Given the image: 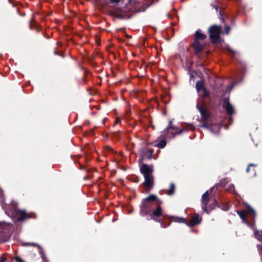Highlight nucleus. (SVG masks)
I'll list each match as a JSON object with an SVG mask.
<instances>
[{
    "instance_id": "f257e3e1",
    "label": "nucleus",
    "mask_w": 262,
    "mask_h": 262,
    "mask_svg": "<svg viewBox=\"0 0 262 262\" xmlns=\"http://www.w3.org/2000/svg\"><path fill=\"white\" fill-rule=\"evenodd\" d=\"M160 200L155 194H150L142 200L140 206V214L142 216H147V219L153 220L161 224V227L164 228L163 220L160 217H165L163 213V209L160 205Z\"/></svg>"
},
{
    "instance_id": "f03ea898",
    "label": "nucleus",
    "mask_w": 262,
    "mask_h": 262,
    "mask_svg": "<svg viewBox=\"0 0 262 262\" xmlns=\"http://www.w3.org/2000/svg\"><path fill=\"white\" fill-rule=\"evenodd\" d=\"M5 199L2 198L0 202L1 205L4 209H5V212L13 217L16 222H23L29 219H35L36 215L33 212H27L26 210H19L15 206H9L7 208V205L4 203Z\"/></svg>"
},
{
    "instance_id": "7ed1b4c3",
    "label": "nucleus",
    "mask_w": 262,
    "mask_h": 262,
    "mask_svg": "<svg viewBox=\"0 0 262 262\" xmlns=\"http://www.w3.org/2000/svg\"><path fill=\"white\" fill-rule=\"evenodd\" d=\"M140 171L145 179L143 185L146 188V191H149L154 186V177L152 174L153 166L152 165H148L146 164H143L140 168Z\"/></svg>"
},
{
    "instance_id": "20e7f679",
    "label": "nucleus",
    "mask_w": 262,
    "mask_h": 262,
    "mask_svg": "<svg viewBox=\"0 0 262 262\" xmlns=\"http://www.w3.org/2000/svg\"><path fill=\"white\" fill-rule=\"evenodd\" d=\"M206 38V35L202 33V31L198 30L195 32L192 47L196 56H198L205 47L206 45L201 41L205 40Z\"/></svg>"
},
{
    "instance_id": "39448f33",
    "label": "nucleus",
    "mask_w": 262,
    "mask_h": 262,
    "mask_svg": "<svg viewBox=\"0 0 262 262\" xmlns=\"http://www.w3.org/2000/svg\"><path fill=\"white\" fill-rule=\"evenodd\" d=\"M222 32V27L216 25L210 26L208 32L211 42L213 45L222 43L224 41L221 37V34Z\"/></svg>"
},
{
    "instance_id": "423d86ee",
    "label": "nucleus",
    "mask_w": 262,
    "mask_h": 262,
    "mask_svg": "<svg viewBox=\"0 0 262 262\" xmlns=\"http://www.w3.org/2000/svg\"><path fill=\"white\" fill-rule=\"evenodd\" d=\"M171 220L172 221L175 222L185 223L190 227H193L200 224L202 221V218L200 217L199 214L196 213H195L192 216L191 219L188 221H187L185 218L176 216H172Z\"/></svg>"
},
{
    "instance_id": "0eeeda50",
    "label": "nucleus",
    "mask_w": 262,
    "mask_h": 262,
    "mask_svg": "<svg viewBox=\"0 0 262 262\" xmlns=\"http://www.w3.org/2000/svg\"><path fill=\"white\" fill-rule=\"evenodd\" d=\"M110 15L116 18L123 20L129 19L132 17V14L127 12L126 8H116L110 12Z\"/></svg>"
},
{
    "instance_id": "6e6552de",
    "label": "nucleus",
    "mask_w": 262,
    "mask_h": 262,
    "mask_svg": "<svg viewBox=\"0 0 262 262\" xmlns=\"http://www.w3.org/2000/svg\"><path fill=\"white\" fill-rule=\"evenodd\" d=\"M154 153V149L149 148L148 146H142L139 150L140 160L144 159H151Z\"/></svg>"
},
{
    "instance_id": "1a4fd4ad",
    "label": "nucleus",
    "mask_w": 262,
    "mask_h": 262,
    "mask_svg": "<svg viewBox=\"0 0 262 262\" xmlns=\"http://www.w3.org/2000/svg\"><path fill=\"white\" fill-rule=\"evenodd\" d=\"M196 107L200 113L201 118L202 121H208L210 120L211 113L207 110L204 104H197Z\"/></svg>"
},
{
    "instance_id": "9d476101",
    "label": "nucleus",
    "mask_w": 262,
    "mask_h": 262,
    "mask_svg": "<svg viewBox=\"0 0 262 262\" xmlns=\"http://www.w3.org/2000/svg\"><path fill=\"white\" fill-rule=\"evenodd\" d=\"M10 224H7L4 222H0V237H6L10 235Z\"/></svg>"
},
{
    "instance_id": "9b49d317",
    "label": "nucleus",
    "mask_w": 262,
    "mask_h": 262,
    "mask_svg": "<svg viewBox=\"0 0 262 262\" xmlns=\"http://www.w3.org/2000/svg\"><path fill=\"white\" fill-rule=\"evenodd\" d=\"M209 201L208 191L205 192L202 196V208L203 211L209 214L210 211L208 209V204Z\"/></svg>"
},
{
    "instance_id": "f8f14e48",
    "label": "nucleus",
    "mask_w": 262,
    "mask_h": 262,
    "mask_svg": "<svg viewBox=\"0 0 262 262\" xmlns=\"http://www.w3.org/2000/svg\"><path fill=\"white\" fill-rule=\"evenodd\" d=\"M153 3V0H142V5L140 6H136L135 9V12H144Z\"/></svg>"
},
{
    "instance_id": "ddd939ff",
    "label": "nucleus",
    "mask_w": 262,
    "mask_h": 262,
    "mask_svg": "<svg viewBox=\"0 0 262 262\" xmlns=\"http://www.w3.org/2000/svg\"><path fill=\"white\" fill-rule=\"evenodd\" d=\"M223 107L229 115H232L234 113V109L230 103L229 99L228 98H225L223 99Z\"/></svg>"
},
{
    "instance_id": "4468645a",
    "label": "nucleus",
    "mask_w": 262,
    "mask_h": 262,
    "mask_svg": "<svg viewBox=\"0 0 262 262\" xmlns=\"http://www.w3.org/2000/svg\"><path fill=\"white\" fill-rule=\"evenodd\" d=\"M215 207H218L223 210H227L229 209L228 205L226 203H220L215 200L212 204L209 205L208 208L210 210H211L215 209Z\"/></svg>"
},
{
    "instance_id": "2eb2a0df",
    "label": "nucleus",
    "mask_w": 262,
    "mask_h": 262,
    "mask_svg": "<svg viewBox=\"0 0 262 262\" xmlns=\"http://www.w3.org/2000/svg\"><path fill=\"white\" fill-rule=\"evenodd\" d=\"M30 29L31 30H35L36 32H39L41 30V28L38 26L34 17L30 20Z\"/></svg>"
},
{
    "instance_id": "dca6fc26",
    "label": "nucleus",
    "mask_w": 262,
    "mask_h": 262,
    "mask_svg": "<svg viewBox=\"0 0 262 262\" xmlns=\"http://www.w3.org/2000/svg\"><path fill=\"white\" fill-rule=\"evenodd\" d=\"M227 183V181L226 179H222L220 180V182L217 184H216L213 187V189L215 188L216 190L220 188H224L225 185Z\"/></svg>"
},
{
    "instance_id": "f3484780",
    "label": "nucleus",
    "mask_w": 262,
    "mask_h": 262,
    "mask_svg": "<svg viewBox=\"0 0 262 262\" xmlns=\"http://www.w3.org/2000/svg\"><path fill=\"white\" fill-rule=\"evenodd\" d=\"M195 87L197 91L203 90L205 89L204 82L203 81H197L195 83Z\"/></svg>"
},
{
    "instance_id": "a211bd4d",
    "label": "nucleus",
    "mask_w": 262,
    "mask_h": 262,
    "mask_svg": "<svg viewBox=\"0 0 262 262\" xmlns=\"http://www.w3.org/2000/svg\"><path fill=\"white\" fill-rule=\"evenodd\" d=\"M238 215L242 219L243 223H248V221L246 219V216L247 215L246 212L244 210L237 211Z\"/></svg>"
},
{
    "instance_id": "6ab92c4d",
    "label": "nucleus",
    "mask_w": 262,
    "mask_h": 262,
    "mask_svg": "<svg viewBox=\"0 0 262 262\" xmlns=\"http://www.w3.org/2000/svg\"><path fill=\"white\" fill-rule=\"evenodd\" d=\"M175 191V185L174 183H170L169 189L166 190V193L168 195H172Z\"/></svg>"
},
{
    "instance_id": "aec40b11",
    "label": "nucleus",
    "mask_w": 262,
    "mask_h": 262,
    "mask_svg": "<svg viewBox=\"0 0 262 262\" xmlns=\"http://www.w3.org/2000/svg\"><path fill=\"white\" fill-rule=\"evenodd\" d=\"M245 211L246 214H249L250 215H251L253 218H255L256 216V213L254 210L251 206H248Z\"/></svg>"
},
{
    "instance_id": "412c9836",
    "label": "nucleus",
    "mask_w": 262,
    "mask_h": 262,
    "mask_svg": "<svg viewBox=\"0 0 262 262\" xmlns=\"http://www.w3.org/2000/svg\"><path fill=\"white\" fill-rule=\"evenodd\" d=\"M172 130H173V132L172 133L173 136H176V135H179L181 134L184 130H187V129L185 128H180L179 127H176L175 128L172 129Z\"/></svg>"
},
{
    "instance_id": "4be33fe9",
    "label": "nucleus",
    "mask_w": 262,
    "mask_h": 262,
    "mask_svg": "<svg viewBox=\"0 0 262 262\" xmlns=\"http://www.w3.org/2000/svg\"><path fill=\"white\" fill-rule=\"evenodd\" d=\"M172 120H170L169 121V124H168V125L167 126V127L164 130V134L165 135H167L169 131V130L170 129H172L173 128H175L176 127L175 126H172Z\"/></svg>"
},
{
    "instance_id": "5701e85b",
    "label": "nucleus",
    "mask_w": 262,
    "mask_h": 262,
    "mask_svg": "<svg viewBox=\"0 0 262 262\" xmlns=\"http://www.w3.org/2000/svg\"><path fill=\"white\" fill-rule=\"evenodd\" d=\"M254 237L259 241L262 242V234L260 233L257 229L254 231Z\"/></svg>"
},
{
    "instance_id": "b1692460",
    "label": "nucleus",
    "mask_w": 262,
    "mask_h": 262,
    "mask_svg": "<svg viewBox=\"0 0 262 262\" xmlns=\"http://www.w3.org/2000/svg\"><path fill=\"white\" fill-rule=\"evenodd\" d=\"M166 141L165 140H160L156 145V146L160 148H163L166 145Z\"/></svg>"
},
{
    "instance_id": "393cba45",
    "label": "nucleus",
    "mask_w": 262,
    "mask_h": 262,
    "mask_svg": "<svg viewBox=\"0 0 262 262\" xmlns=\"http://www.w3.org/2000/svg\"><path fill=\"white\" fill-rule=\"evenodd\" d=\"M203 124L200 125L201 127L207 128V129H210L211 126L209 123H208L207 121H202Z\"/></svg>"
},
{
    "instance_id": "a878e982",
    "label": "nucleus",
    "mask_w": 262,
    "mask_h": 262,
    "mask_svg": "<svg viewBox=\"0 0 262 262\" xmlns=\"http://www.w3.org/2000/svg\"><path fill=\"white\" fill-rule=\"evenodd\" d=\"M251 229H252L253 231H254V229H257L255 227V222L253 223H250L248 221V223H245Z\"/></svg>"
},
{
    "instance_id": "bb28decb",
    "label": "nucleus",
    "mask_w": 262,
    "mask_h": 262,
    "mask_svg": "<svg viewBox=\"0 0 262 262\" xmlns=\"http://www.w3.org/2000/svg\"><path fill=\"white\" fill-rule=\"evenodd\" d=\"M27 245L32 246L33 247H36L39 249V250H41L42 251L41 247L37 244L35 243H28L26 244Z\"/></svg>"
},
{
    "instance_id": "cd10ccee",
    "label": "nucleus",
    "mask_w": 262,
    "mask_h": 262,
    "mask_svg": "<svg viewBox=\"0 0 262 262\" xmlns=\"http://www.w3.org/2000/svg\"><path fill=\"white\" fill-rule=\"evenodd\" d=\"M39 252L41 255V257H42V259L43 262H47L46 261L47 259L45 253H44L43 250L42 249V251H41V250H39Z\"/></svg>"
},
{
    "instance_id": "c85d7f7f",
    "label": "nucleus",
    "mask_w": 262,
    "mask_h": 262,
    "mask_svg": "<svg viewBox=\"0 0 262 262\" xmlns=\"http://www.w3.org/2000/svg\"><path fill=\"white\" fill-rule=\"evenodd\" d=\"M256 166V165L253 163H250L248 165L247 169H246V172L247 173H249L250 171V168L251 167H255Z\"/></svg>"
},
{
    "instance_id": "c756f323",
    "label": "nucleus",
    "mask_w": 262,
    "mask_h": 262,
    "mask_svg": "<svg viewBox=\"0 0 262 262\" xmlns=\"http://www.w3.org/2000/svg\"><path fill=\"white\" fill-rule=\"evenodd\" d=\"M202 91H203V93L202 94V96L204 97H208L209 96L210 93H209V92L208 90H207L206 89V88L205 89H204L203 90H202Z\"/></svg>"
},
{
    "instance_id": "7c9ffc66",
    "label": "nucleus",
    "mask_w": 262,
    "mask_h": 262,
    "mask_svg": "<svg viewBox=\"0 0 262 262\" xmlns=\"http://www.w3.org/2000/svg\"><path fill=\"white\" fill-rule=\"evenodd\" d=\"M230 27L229 26H226L225 27V33L226 34H228L230 31Z\"/></svg>"
},
{
    "instance_id": "2f4dec72",
    "label": "nucleus",
    "mask_w": 262,
    "mask_h": 262,
    "mask_svg": "<svg viewBox=\"0 0 262 262\" xmlns=\"http://www.w3.org/2000/svg\"><path fill=\"white\" fill-rule=\"evenodd\" d=\"M15 260L16 262H25L24 260L19 256H16L15 258Z\"/></svg>"
},
{
    "instance_id": "473e14b6",
    "label": "nucleus",
    "mask_w": 262,
    "mask_h": 262,
    "mask_svg": "<svg viewBox=\"0 0 262 262\" xmlns=\"http://www.w3.org/2000/svg\"><path fill=\"white\" fill-rule=\"evenodd\" d=\"M228 51L230 54H231L232 56H234L235 54V52L231 49L228 48Z\"/></svg>"
},
{
    "instance_id": "72a5a7b5",
    "label": "nucleus",
    "mask_w": 262,
    "mask_h": 262,
    "mask_svg": "<svg viewBox=\"0 0 262 262\" xmlns=\"http://www.w3.org/2000/svg\"><path fill=\"white\" fill-rule=\"evenodd\" d=\"M7 259L5 257L4 255H2L0 257V262H6Z\"/></svg>"
},
{
    "instance_id": "f704fd0d",
    "label": "nucleus",
    "mask_w": 262,
    "mask_h": 262,
    "mask_svg": "<svg viewBox=\"0 0 262 262\" xmlns=\"http://www.w3.org/2000/svg\"><path fill=\"white\" fill-rule=\"evenodd\" d=\"M110 2L113 4H118L120 3V0H109Z\"/></svg>"
},
{
    "instance_id": "c9c22d12",
    "label": "nucleus",
    "mask_w": 262,
    "mask_h": 262,
    "mask_svg": "<svg viewBox=\"0 0 262 262\" xmlns=\"http://www.w3.org/2000/svg\"><path fill=\"white\" fill-rule=\"evenodd\" d=\"M54 54L56 55H59V56H61L62 57H64V55L63 53H62L61 54H60L58 51H55L54 52Z\"/></svg>"
},
{
    "instance_id": "e433bc0d",
    "label": "nucleus",
    "mask_w": 262,
    "mask_h": 262,
    "mask_svg": "<svg viewBox=\"0 0 262 262\" xmlns=\"http://www.w3.org/2000/svg\"><path fill=\"white\" fill-rule=\"evenodd\" d=\"M97 3L99 5H100L101 7H102L103 8L105 7V4L101 3L100 1H99V0H97Z\"/></svg>"
},
{
    "instance_id": "4c0bfd02",
    "label": "nucleus",
    "mask_w": 262,
    "mask_h": 262,
    "mask_svg": "<svg viewBox=\"0 0 262 262\" xmlns=\"http://www.w3.org/2000/svg\"><path fill=\"white\" fill-rule=\"evenodd\" d=\"M121 122V119L120 118H116V119H115V124H118L119 123H120Z\"/></svg>"
},
{
    "instance_id": "58836bf2",
    "label": "nucleus",
    "mask_w": 262,
    "mask_h": 262,
    "mask_svg": "<svg viewBox=\"0 0 262 262\" xmlns=\"http://www.w3.org/2000/svg\"><path fill=\"white\" fill-rule=\"evenodd\" d=\"M219 13H220V16L219 17V18H220L223 19V18H222V17H223V14L222 13V11H221V10H220V11H219Z\"/></svg>"
},
{
    "instance_id": "ea45409f",
    "label": "nucleus",
    "mask_w": 262,
    "mask_h": 262,
    "mask_svg": "<svg viewBox=\"0 0 262 262\" xmlns=\"http://www.w3.org/2000/svg\"><path fill=\"white\" fill-rule=\"evenodd\" d=\"M213 8L215 9L216 11H218L219 9H220L219 7L217 5H215L213 6Z\"/></svg>"
},
{
    "instance_id": "a19ab883",
    "label": "nucleus",
    "mask_w": 262,
    "mask_h": 262,
    "mask_svg": "<svg viewBox=\"0 0 262 262\" xmlns=\"http://www.w3.org/2000/svg\"><path fill=\"white\" fill-rule=\"evenodd\" d=\"M139 177H136L135 179V180L134 181V182L135 183H138L139 182Z\"/></svg>"
},
{
    "instance_id": "79ce46f5",
    "label": "nucleus",
    "mask_w": 262,
    "mask_h": 262,
    "mask_svg": "<svg viewBox=\"0 0 262 262\" xmlns=\"http://www.w3.org/2000/svg\"><path fill=\"white\" fill-rule=\"evenodd\" d=\"M129 2L130 3H134L135 4H136L137 2H136V1L137 0H129Z\"/></svg>"
},
{
    "instance_id": "37998d69",
    "label": "nucleus",
    "mask_w": 262,
    "mask_h": 262,
    "mask_svg": "<svg viewBox=\"0 0 262 262\" xmlns=\"http://www.w3.org/2000/svg\"><path fill=\"white\" fill-rule=\"evenodd\" d=\"M193 128V125H189V129H192Z\"/></svg>"
},
{
    "instance_id": "c03bdc74",
    "label": "nucleus",
    "mask_w": 262,
    "mask_h": 262,
    "mask_svg": "<svg viewBox=\"0 0 262 262\" xmlns=\"http://www.w3.org/2000/svg\"><path fill=\"white\" fill-rule=\"evenodd\" d=\"M261 250L262 251V246H261ZM260 254L261 255V260H262V252H260Z\"/></svg>"
},
{
    "instance_id": "a18cd8bd",
    "label": "nucleus",
    "mask_w": 262,
    "mask_h": 262,
    "mask_svg": "<svg viewBox=\"0 0 262 262\" xmlns=\"http://www.w3.org/2000/svg\"><path fill=\"white\" fill-rule=\"evenodd\" d=\"M108 148H109V149H110V150H113V149H112V148H111V147H108Z\"/></svg>"
},
{
    "instance_id": "49530a36",
    "label": "nucleus",
    "mask_w": 262,
    "mask_h": 262,
    "mask_svg": "<svg viewBox=\"0 0 262 262\" xmlns=\"http://www.w3.org/2000/svg\"><path fill=\"white\" fill-rule=\"evenodd\" d=\"M230 187H234V185H230Z\"/></svg>"
},
{
    "instance_id": "de8ad7c7",
    "label": "nucleus",
    "mask_w": 262,
    "mask_h": 262,
    "mask_svg": "<svg viewBox=\"0 0 262 262\" xmlns=\"http://www.w3.org/2000/svg\"><path fill=\"white\" fill-rule=\"evenodd\" d=\"M181 1H184V0H181Z\"/></svg>"
},
{
    "instance_id": "09e8293b",
    "label": "nucleus",
    "mask_w": 262,
    "mask_h": 262,
    "mask_svg": "<svg viewBox=\"0 0 262 262\" xmlns=\"http://www.w3.org/2000/svg\"><path fill=\"white\" fill-rule=\"evenodd\" d=\"M11 262H13V261H12Z\"/></svg>"
}]
</instances>
